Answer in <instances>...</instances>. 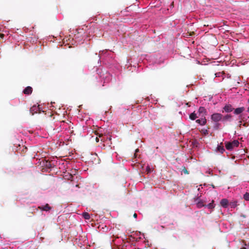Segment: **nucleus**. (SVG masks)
<instances>
[{
  "instance_id": "f257e3e1",
  "label": "nucleus",
  "mask_w": 249,
  "mask_h": 249,
  "mask_svg": "<svg viewBox=\"0 0 249 249\" xmlns=\"http://www.w3.org/2000/svg\"><path fill=\"white\" fill-rule=\"evenodd\" d=\"M86 29L78 28L75 31L73 37L71 38L70 37L69 40L71 42L72 45H77L83 43V40H85L87 37V34L85 32Z\"/></svg>"
},
{
  "instance_id": "f03ea898",
  "label": "nucleus",
  "mask_w": 249,
  "mask_h": 249,
  "mask_svg": "<svg viewBox=\"0 0 249 249\" xmlns=\"http://www.w3.org/2000/svg\"><path fill=\"white\" fill-rule=\"evenodd\" d=\"M99 61H102L106 65H110L114 63V53L109 50L100 51L99 52Z\"/></svg>"
},
{
  "instance_id": "7ed1b4c3",
  "label": "nucleus",
  "mask_w": 249,
  "mask_h": 249,
  "mask_svg": "<svg viewBox=\"0 0 249 249\" xmlns=\"http://www.w3.org/2000/svg\"><path fill=\"white\" fill-rule=\"evenodd\" d=\"M142 237L145 239V248L151 247V244L149 243V241L145 238L143 233H142L140 231H133L132 234L128 236V238H126V240H127L128 242L133 243L134 242H138L139 239H142Z\"/></svg>"
},
{
  "instance_id": "20e7f679",
  "label": "nucleus",
  "mask_w": 249,
  "mask_h": 249,
  "mask_svg": "<svg viewBox=\"0 0 249 249\" xmlns=\"http://www.w3.org/2000/svg\"><path fill=\"white\" fill-rule=\"evenodd\" d=\"M145 59L147 60L150 65L158 64L160 65L163 62V59L160 55L155 54L146 55Z\"/></svg>"
},
{
  "instance_id": "39448f33",
  "label": "nucleus",
  "mask_w": 249,
  "mask_h": 249,
  "mask_svg": "<svg viewBox=\"0 0 249 249\" xmlns=\"http://www.w3.org/2000/svg\"><path fill=\"white\" fill-rule=\"evenodd\" d=\"M95 69V71H97V73L99 75L101 82L103 83V86H105L106 85V84L109 83L112 79V75L111 74L108 72L107 71H106V72L103 73L102 74H101V73L100 75V72H98V69L96 67H94L93 70ZM103 72V71L102 72Z\"/></svg>"
},
{
  "instance_id": "423d86ee",
  "label": "nucleus",
  "mask_w": 249,
  "mask_h": 249,
  "mask_svg": "<svg viewBox=\"0 0 249 249\" xmlns=\"http://www.w3.org/2000/svg\"><path fill=\"white\" fill-rule=\"evenodd\" d=\"M53 208L50 206L48 203H46L44 205H41L36 208V206H34L31 208V211L32 212H35V211H37L38 210H40L41 212H45L46 213H50V212L52 210Z\"/></svg>"
},
{
  "instance_id": "0eeeda50",
  "label": "nucleus",
  "mask_w": 249,
  "mask_h": 249,
  "mask_svg": "<svg viewBox=\"0 0 249 249\" xmlns=\"http://www.w3.org/2000/svg\"><path fill=\"white\" fill-rule=\"evenodd\" d=\"M38 162L40 163V164L42 166L44 167L46 170H51L53 168L50 161V159L48 160L42 158L41 159H40L39 160Z\"/></svg>"
},
{
  "instance_id": "6e6552de",
  "label": "nucleus",
  "mask_w": 249,
  "mask_h": 249,
  "mask_svg": "<svg viewBox=\"0 0 249 249\" xmlns=\"http://www.w3.org/2000/svg\"><path fill=\"white\" fill-rule=\"evenodd\" d=\"M211 119L214 123L222 121V114L219 113H214L211 115Z\"/></svg>"
},
{
  "instance_id": "1a4fd4ad",
  "label": "nucleus",
  "mask_w": 249,
  "mask_h": 249,
  "mask_svg": "<svg viewBox=\"0 0 249 249\" xmlns=\"http://www.w3.org/2000/svg\"><path fill=\"white\" fill-rule=\"evenodd\" d=\"M234 108L231 105L228 104H226L223 107L222 112H225L226 113H230L233 111Z\"/></svg>"
},
{
  "instance_id": "9d476101",
  "label": "nucleus",
  "mask_w": 249,
  "mask_h": 249,
  "mask_svg": "<svg viewBox=\"0 0 249 249\" xmlns=\"http://www.w3.org/2000/svg\"><path fill=\"white\" fill-rule=\"evenodd\" d=\"M139 152V150L138 149H136L134 155V157L132 159V161L136 163H140L139 159L140 158V156L138 155V152Z\"/></svg>"
},
{
  "instance_id": "9b49d317",
  "label": "nucleus",
  "mask_w": 249,
  "mask_h": 249,
  "mask_svg": "<svg viewBox=\"0 0 249 249\" xmlns=\"http://www.w3.org/2000/svg\"><path fill=\"white\" fill-rule=\"evenodd\" d=\"M196 123L200 125L203 126L206 124L207 123V120L205 116L202 117L201 118L196 120Z\"/></svg>"
},
{
  "instance_id": "f8f14e48",
  "label": "nucleus",
  "mask_w": 249,
  "mask_h": 249,
  "mask_svg": "<svg viewBox=\"0 0 249 249\" xmlns=\"http://www.w3.org/2000/svg\"><path fill=\"white\" fill-rule=\"evenodd\" d=\"M245 108L243 107H237L235 109L234 108L233 113L236 115H240L245 110Z\"/></svg>"
},
{
  "instance_id": "ddd939ff",
  "label": "nucleus",
  "mask_w": 249,
  "mask_h": 249,
  "mask_svg": "<svg viewBox=\"0 0 249 249\" xmlns=\"http://www.w3.org/2000/svg\"><path fill=\"white\" fill-rule=\"evenodd\" d=\"M220 203L221 206L224 208H227L229 206V201L226 198L222 199Z\"/></svg>"
},
{
  "instance_id": "4468645a",
  "label": "nucleus",
  "mask_w": 249,
  "mask_h": 249,
  "mask_svg": "<svg viewBox=\"0 0 249 249\" xmlns=\"http://www.w3.org/2000/svg\"><path fill=\"white\" fill-rule=\"evenodd\" d=\"M206 109L204 107H200L198 110V113H199V115H201L202 114V117H204L205 116L206 114Z\"/></svg>"
},
{
  "instance_id": "2eb2a0df",
  "label": "nucleus",
  "mask_w": 249,
  "mask_h": 249,
  "mask_svg": "<svg viewBox=\"0 0 249 249\" xmlns=\"http://www.w3.org/2000/svg\"><path fill=\"white\" fill-rule=\"evenodd\" d=\"M174 1H173L169 5V8L166 9L167 12L165 13L168 14H173L175 12V10H174Z\"/></svg>"
},
{
  "instance_id": "dca6fc26",
  "label": "nucleus",
  "mask_w": 249,
  "mask_h": 249,
  "mask_svg": "<svg viewBox=\"0 0 249 249\" xmlns=\"http://www.w3.org/2000/svg\"><path fill=\"white\" fill-rule=\"evenodd\" d=\"M33 91V89L30 86L26 87L23 90V93L25 94L30 95Z\"/></svg>"
},
{
  "instance_id": "f3484780",
  "label": "nucleus",
  "mask_w": 249,
  "mask_h": 249,
  "mask_svg": "<svg viewBox=\"0 0 249 249\" xmlns=\"http://www.w3.org/2000/svg\"><path fill=\"white\" fill-rule=\"evenodd\" d=\"M30 112L33 114L34 113H37L38 111H40V108L36 105L33 106L30 108Z\"/></svg>"
},
{
  "instance_id": "a211bd4d",
  "label": "nucleus",
  "mask_w": 249,
  "mask_h": 249,
  "mask_svg": "<svg viewBox=\"0 0 249 249\" xmlns=\"http://www.w3.org/2000/svg\"><path fill=\"white\" fill-rule=\"evenodd\" d=\"M20 244L19 242H12L10 244L9 248L10 249H13L14 247H16L17 249H20L19 246H18Z\"/></svg>"
},
{
  "instance_id": "6ab92c4d",
  "label": "nucleus",
  "mask_w": 249,
  "mask_h": 249,
  "mask_svg": "<svg viewBox=\"0 0 249 249\" xmlns=\"http://www.w3.org/2000/svg\"><path fill=\"white\" fill-rule=\"evenodd\" d=\"M111 137H106L102 139L101 141L104 142H106L107 144L108 145L110 146V144H111Z\"/></svg>"
},
{
  "instance_id": "aec40b11",
  "label": "nucleus",
  "mask_w": 249,
  "mask_h": 249,
  "mask_svg": "<svg viewBox=\"0 0 249 249\" xmlns=\"http://www.w3.org/2000/svg\"><path fill=\"white\" fill-rule=\"evenodd\" d=\"M232 116L231 114H227L224 116H222V122H225L227 121L231 122V120Z\"/></svg>"
},
{
  "instance_id": "412c9836",
  "label": "nucleus",
  "mask_w": 249,
  "mask_h": 249,
  "mask_svg": "<svg viewBox=\"0 0 249 249\" xmlns=\"http://www.w3.org/2000/svg\"><path fill=\"white\" fill-rule=\"evenodd\" d=\"M204 207H207L209 209H210V213H212V210L215 207V204L214 203V201L213 200L211 202L209 203V204L205 205Z\"/></svg>"
},
{
  "instance_id": "4be33fe9",
  "label": "nucleus",
  "mask_w": 249,
  "mask_h": 249,
  "mask_svg": "<svg viewBox=\"0 0 249 249\" xmlns=\"http://www.w3.org/2000/svg\"><path fill=\"white\" fill-rule=\"evenodd\" d=\"M225 147L227 150L230 151L232 150L234 148L231 142H225Z\"/></svg>"
},
{
  "instance_id": "5701e85b",
  "label": "nucleus",
  "mask_w": 249,
  "mask_h": 249,
  "mask_svg": "<svg viewBox=\"0 0 249 249\" xmlns=\"http://www.w3.org/2000/svg\"><path fill=\"white\" fill-rule=\"evenodd\" d=\"M205 205V204H204L203 201L201 199L198 200V202H197L196 204V207L199 209L204 207Z\"/></svg>"
},
{
  "instance_id": "b1692460",
  "label": "nucleus",
  "mask_w": 249,
  "mask_h": 249,
  "mask_svg": "<svg viewBox=\"0 0 249 249\" xmlns=\"http://www.w3.org/2000/svg\"><path fill=\"white\" fill-rule=\"evenodd\" d=\"M225 151L224 147L218 144L216 147V151L220 152L221 154H223Z\"/></svg>"
},
{
  "instance_id": "393cba45",
  "label": "nucleus",
  "mask_w": 249,
  "mask_h": 249,
  "mask_svg": "<svg viewBox=\"0 0 249 249\" xmlns=\"http://www.w3.org/2000/svg\"><path fill=\"white\" fill-rule=\"evenodd\" d=\"M197 117H198L197 116V114L195 112V111H194L189 114V118L191 120H195Z\"/></svg>"
},
{
  "instance_id": "a878e982",
  "label": "nucleus",
  "mask_w": 249,
  "mask_h": 249,
  "mask_svg": "<svg viewBox=\"0 0 249 249\" xmlns=\"http://www.w3.org/2000/svg\"><path fill=\"white\" fill-rule=\"evenodd\" d=\"M50 162L51 163V165H52L53 168L54 166H55V165L57 163L56 158L52 157V158H51V160H50Z\"/></svg>"
},
{
  "instance_id": "bb28decb",
  "label": "nucleus",
  "mask_w": 249,
  "mask_h": 249,
  "mask_svg": "<svg viewBox=\"0 0 249 249\" xmlns=\"http://www.w3.org/2000/svg\"><path fill=\"white\" fill-rule=\"evenodd\" d=\"M229 206L231 208L234 209L237 206V201L233 200L229 203Z\"/></svg>"
},
{
  "instance_id": "cd10ccee",
  "label": "nucleus",
  "mask_w": 249,
  "mask_h": 249,
  "mask_svg": "<svg viewBox=\"0 0 249 249\" xmlns=\"http://www.w3.org/2000/svg\"><path fill=\"white\" fill-rule=\"evenodd\" d=\"M82 216L83 218L86 220H89L90 218L89 213L87 212H84L82 213Z\"/></svg>"
},
{
  "instance_id": "c85d7f7f",
  "label": "nucleus",
  "mask_w": 249,
  "mask_h": 249,
  "mask_svg": "<svg viewBox=\"0 0 249 249\" xmlns=\"http://www.w3.org/2000/svg\"><path fill=\"white\" fill-rule=\"evenodd\" d=\"M231 142L234 147H238L239 145V142L237 140H234Z\"/></svg>"
},
{
  "instance_id": "c756f323",
  "label": "nucleus",
  "mask_w": 249,
  "mask_h": 249,
  "mask_svg": "<svg viewBox=\"0 0 249 249\" xmlns=\"http://www.w3.org/2000/svg\"><path fill=\"white\" fill-rule=\"evenodd\" d=\"M243 198L246 201H249V193L246 192L243 195Z\"/></svg>"
},
{
  "instance_id": "7c9ffc66",
  "label": "nucleus",
  "mask_w": 249,
  "mask_h": 249,
  "mask_svg": "<svg viewBox=\"0 0 249 249\" xmlns=\"http://www.w3.org/2000/svg\"><path fill=\"white\" fill-rule=\"evenodd\" d=\"M220 124L218 122L214 123L213 125V129L214 130H218L219 128L220 127Z\"/></svg>"
},
{
  "instance_id": "2f4dec72",
  "label": "nucleus",
  "mask_w": 249,
  "mask_h": 249,
  "mask_svg": "<svg viewBox=\"0 0 249 249\" xmlns=\"http://www.w3.org/2000/svg\"><path fill=\"white\" fill-rule=\"evenodd\" d=\"M201 132L202 134H203L204 135H207L209 133V131H208V129H205V128L202 129L201 130Z\"/></svg>"
},
{
  "instance_id": "473e14b6",
  "label": "nucleus",
  "mask_w": 249,
  "mask_h": 249,
  "mask_svg": "<svg viewBox=\"0 0 249 249\" xmlns=\"http://www.w3.org/2000/svg\"><path fill=\"white\" fill-rule=\"evenodd\" d=\"M145 171L147 173H150L152 172V169L150 167V166L148 165L145 168Z\"/></svg>"
},
{
  "instance_id": "72a5a7b5",
  "label": "nucleus",
  "mask_w": 249,
  "mask_h": 249,
  "mask_svg": "<svg viewBox=\"0 0 249 249\" xmlns=\"http://www.w3.org/2000/svg\"><path fill=\"white\" fill-rule=\"evenodd\" d=\"M194 199L196 204L197 202H198V200H201L200 199V196H198V194H197L196 196H195V197L194 198Z\"/></svg>"
},
{
  "instance_id": "f704fd0d",
  "label": "nucleus",
  "mask_w": 249,
  "mask_h": 249,
  "mask_svg": "<svg viewBox=\"0 0 249 249\" xmlns=\"http://www.w3.org/2000/svg\"><path fill=\"white\" fill-rule=\"evenodd\" d=\"M112 242H113V244H114V245L116 246H117V249H120V247L118 246V245H117V243L116 242V241L114 240H113L112 241Z\"/></svg>"
},
{
  "instance_id": "c9c22d12",
  "label": "nucleus",
  "mask_w": 249,
  "mask_h": 249,
  "mask_svg": "<svg viewBox=\"0 0 249 249\" xmlns=\"http://www.w3.org/2000/svg\"><path fill=\"white\" fill-rule=\"evenodd\" d=\"M215 74L216 77H219L221 76V73L220 72H217Z\"/></svg>"
},
{
  "instance_id": "e433bc0d",
  "label": "nucleus",
  "mask_w": 249,
  "mask_h": 249,
  "mask_svg": "<svg viewBox=\"0 0 249 249\" xmlns=\"http://www.w3.org/2000/svg\"><path fill=\"white\" fill-rule=\"evenodd\" d=\"M183 172H184L185 174H188V171H187V170L186 169H184V170H183Z\"/></svg>"
},
{
  "instance_id": "4c0bfd02",
  "label": "nucleus",
  "mask_w": 249,
  "mask_h": 249,
  "mask_svg": "<svg viewBox=\"0 0 249 249\" xmlns=\"http://www.w3.org/2000/svg\"><path fill=\"white\" fill-rule=\"evenodd\" d=\"M4 35L3 34H0V36L1 38H3Z\"/></svg>"
},
{
  "instance_id": "58836bf2",
  "label": "nucleus",
  "mask_w": 249,
  "mask_h": 249,
  "mask_svg": "<svg viewBox=\"0 0 249 249\" xmlns=\"http://www.w3.org/2000/svg\"><path fill=\"white\" fill-rule=\"evenodd\" d=\"M133 216L136 218L137 217V214L136 213H135L133 215Z\"/></svg>"
},
{
  "instance_id": "ea45409f",
  "label": "nucleus",
  "mask_w": 249,
  "mask_h": 249,
  "mask_svg": "<svg viewBox=\"0 0 249 249\" xmlns=\"http://www.w3.org/2000/svg\"><path fill=\"white\" fill-rule=\"evenodd\" d=\"M96 142H99V138H96Z\"/></svg>"
},
{
  "instance_id": "a19ab883",
  "label": "nucleus",
  "mask_w": 249,
  "mask_h": 249,
  "mask_svg": "<svg viewBox=\"0 0 249 249\" xmlns=\"http://www.w3.org/2000/svg\"><path fill=\"white\" fill-rule=\"evenodd\" d=\"M247 112H248L249 113V106L247 108Z\"/></svg>"
},
{
  "instance_id": "79ce46f5",
  "label": "nucleus",
  "mask_w": 249,
  "mask_h": 249,
  "mask_svg": "<svg viewBox=\"0 0 249 249\" xmlns=\"http://www.w3.org/2000/svg\"><path fill=\"white\" fill-rule=\"evenodd\" d=\"M126 12V11H121V14H123V15H124V12Z\"/></svg>"
},
{
  "instance_id": "37998d69",
  "label": "nucleus",
  "mask_w": 249,
  "mask_h": 249,
  "mask_svg": "<svg viewBox=\"0 0 249 249\" xmlns=\"http://www.w3.org/2000/svg\"><path fill=\"white\" fill-rule=\"evenodd\" d=\"M212 187H213V188H215V186H214L213 185H212Z\"/></svg>"
},
{
  "instance_id": "c03bdc74",
  "label": "nucleus",
  "mask_w": 249,
  "mask_h": 249,
  "mask_svg": "<svg viewBox=\"0 0 249 249\" xmlns=\"http://www.w3.org/2000/svg\"><path fill=\"white\" fill-rule=\"evenodd\" d=\"M197 190H198V191H200V188H198V189H197Z\"/></svg>"
},
{
  "instance_id": "a18cd8bd",
  "label": "nucleus",
  "mask_w": 249,
  "mask_h": 249,
  "mask_svg": "<svg viewBox=\"0 0 249 249\" xmlns=\"http://www.w3.org/2000/svg\"><path fill=\"white\" fill-rule=\"evenodd\" d=\"M248 103L249 104V98L248 99Z\"/></svg>"
},
{
  "instance_id": "49530a36",
  "label": "nucleus",
  "mask_w": 249,
  "mask_h": 249,
  "mask_svg": "<svg viewBox=\"0 0 249 249\" xmlns=\"http://www.w3.org/2000/svg\"><path fill=\"white\" fill-rule=\"evenodd\" d=\"M124 244H125V243H124ZM124 245L125 246V247H127V245Z\"/></svg>"
},
{
  "instance_id": "de8ad7c7",
  "label": "nucleus",
  "mask_w": 249,
  "mask_h": 249,
  "mask_svg": "<svg viewBox=\"0 0 249 249\" xmlns=\"http://www.w3.org/2000/svg\"><path fill=\"white\" fill-rule=\"evenodd\" d=\"M134 249H141L139 248H134Z\"/></svg>"
},
{
  "instance_id": "09e8293b",
  "label": "nucleus",
  "mask_w": 249,
  "mask_h": 249,
  "mask_svg": "<svg viewBox=\"0 0 249 249\" xmlns=\"http://www.w3.org/2000/svg\"><path fill=\"white\" fill-rule=\"evenodd\" d=\"M240 249H247L246 248H240Z\"/></svg>"
},
{
  "instance_id": "8fccbe9b",
  "label": "nucleus",
  "mask_w": 249,
  "mask_h": 249,
  "mask_svg": "<svg viewBox=\"0 0 249 249\" xmlns=\"http://www.w3.org/2000/svg\"><path fill=\"white\" fill-rule=\"evenodd\" d=\"M0 238H2V237L1 236V235H0Z\"/></svg>"
},
{
  "instance_id": "3c124183",
  "label": "nucleus",
  "mask_w": 249,
  "mask_h": 249,
  "mask_svg": "<svg viewBox=\"0 0 249 249\" xmlns=\"http://www.w3.org/2000/svg\"><path fill=\"white\" fill-rule=\"evenodd\" d=\"M2 249H5V248H2Z\"/></svg>"
},
{
  "instance_id": "603ef678",
  "label": "nucleus",
  "mask_w": 249,
  "mask_h": 249,
  "mask_svg": "<svg viewBox=\"0 0 249 249\" xmlns=\"http://www.w3.org/2000/svg\"><path fill=\"white\" fill-rule=\"evenodd\" d=\"M138 0H136V1H138Z\"/></svg>"
}]
</instances>
